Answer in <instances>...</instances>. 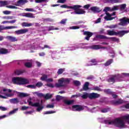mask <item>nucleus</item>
Returning <instances> with one entry per match:
<instances>
[{"label": "nucleus", "instance_id": "f257e3e1", "mask_svg": "<svg viewBox=\"0 0 129 129\" xmlns=\"http://www.w3.org/2000/svg\"><path fill=\"white\" fill-rule=\"evenodd\" d=\"M100 121L108 125H114L118 128H125V121L129 124V114L123 116L121 118H117L114 120L102 118L100 119Z\"/></svg>", "mask_w": 129, "mask_h": 129}, {"label": "nucleus", "instance_id": "f03ea898", "mask_svg": "<svg viewBox=\"0 0 129 129\" xmlns=\"http://www.w3.org/2000/svg\"><path fill=\"white\" fill-rule=\"evenodd\" d=\"M12 83L13 84L23 85L24 84H27L29 83V80L23 78L14 77L12 78Z\"/></svg>", "mask_w": 129, "mask_h": 129}, {"label": "nucleus", "instance_id": "7ed1b4c3", "mask_svg": "<svg viewBox=\"0 0 129 129\" xmlns=\"http://www.w3.org/2000/svg\"><path fill=\"white\" fill-rule=\"evenodd\" d=\"M71 79L61 78L58 80V83L55 84V87H63L67 84H69Z\"/></svg>", "mask_w": 129, "mask_h": 129}, {"label": "nucleus", "instance_id": "20e7f679", "mask_svg": "<svg viewBox=\"0 0 129 129\" xmlns=\"http://www.w3.org/2000/svg\"><path fill=\"white\" fill-rule=\"evenodd\" d=\"M74 7L75 8H70V9H72L75 11V12H73L71 13L72 15H83L86 13V12H85V11H84L83 9H79V8H81V6L75 5L74 6H72V8H74Z\"/></svg>", "mask_w": 129, "mask_h": 129}, {"label": "nucleus", "instance_id": "39448f33", "mask_svg": "<svg viewBox=\"0 0 129 129\" xmlns=\"http://www.w3.org/2000/svg\"><path fill=\"white\" fill-rule=\"evenodd\" d=\"M28 102L29 103V105L37 107L36 108V111H38V112H40V111L42 110L43 108H44V106L42 105V102H43V101H41V103H40L39 102H36L34 103H33V102H31L30 100H28Z\"/></svg>", "mask_w": 129, "mask_h": 129}, {"label": "nucleus", "instance_id": "423d86ee", "mask_svg": "<svg viewBox=\"0 0 129 129\" xmlns=\"http://www.w3.org/2000/svg\"><path fill=\"white\" fill-rule=\"evenodd\" d=\"M126 76H129V74L123 73L121 75L118 74L110 78L108 80V82H112L114 83V82H115V79H118V78H123V77H125Z\"/></svg>", "mask_w": 129, "mask_h": 129}, {"label": "nucleus", "instance_id": "0eeeda50", "mask_svg": "<svg viewBox=\"0 0 129 129\" xmlns=\"http://www.w3.org/2000/svg\"><path fill=\"white\" fill-rule=\"evenodd\" d=\"M86 45H87L86 43H80L77 45L73 46L70 50L71 51H74L76 49H88V46H85Z\"/></svg>", "mask_w": 129, "mask_h": 129}, {"label": "nucleus", "instance_id": "6e6552de", "mask_svg": "<svg viewBox=\"0 0 129 129\" xmlns=\"http://www.w3.org/2000/svg\"><path fill=\"white\" fill-rule=\"evenodd\" d=\"M11 92H12V90L4 89L0 91V94H3V95H5L8 97H11V96H13L12 94H9V93Z\"/></svg>", "mask_w": 129, "mask_h": 129}, {"label": "nucleus", "instance_id": "1a4fd4ad", "mask_svg": "<svg viewBox=\"0 0 129 129\" xmlns=\"http://www.w3.org/2000/svg\"><path fill=\"white\" fill-rule=\"evenodd\" d=\"M119 21L120 22L118 24L119 26H126L127 24H129V19L125 17L120 19Z\"/></svg>", "mask_w": 129, "mask_h": 129}, {"label": "nucleus", "instance_id": "9d476101", "mask_svg": "<svg viewBox=\"0 0 129 129\" xmlns=\"http://www.w3.org/2000/svg\"><path fill=\"white\" fill-rule=\"evenodd\" d=\"M106 16L104 17V20L105 21H112V20H113V19H115V17H111L112 16H115V13H113L112 14H109L107 12L106 13Z\"/></svg>", "mask_w": 129, "mask_h": 129}, {"label": "nucleus", "instance_id": "9b49d317", "mask_svg": "<svg viewBox=\"0 0 129 129\" xmlns=\"http://www.w3.org/2000/svg\"><path fill=\"white\" fill-rule=\"evenodd\" d=\"M83 109H84V107L82 106L76 105L72 106V110L73 111H81Z\"/></svg>", "mask_w": 129, "mask_h": 129}, {"label": "nucleus", "instance_id": "f8f14e48", "mask_svg": "<svg viewBox=\"0 0 129 129\" xmlns=\"http://www.w3.org/2000/svg\"><path fill=\"white\" fill-rule=\"evenodd\" d=\"M29 30L28 29H20L15 31L17 35H23V34H26L28 33Z\"/></svg>", "mask_w": 129, "mask_h": 129}, {"label": "nucleus", "instance_id": "ddd939ff", "mask_svg": "<svg viewBox=\"0 0 129 129\" xmlns=\"http://www.w3.org/2000/svg\"><path fill=\"white\" fill-rule=\"evenodd\" d=\"M100 97V95L96 93H92L89 94V98L90 99H94L95 98H98Z\"/></svg>", "mask_w": 129, "mask_h": 129}, {"label": "nucleus", "instance_id": "4468645a", "mask_svg": "<svg viewBox=\"0 0 129 129\" xmlns=\"http://www.w3.org/2000/svg\"><path fill=\"white\" fill-rule=\"evenodd\" d=\"M128 33H129V31H126V30L119 31L116 32V36H119V37H122L123 36H124L125 34H127Z\"/></svg>", "mask_w": 129, "mask_h": 129}, {"label": "nucleus", "instance_id": "2eb2a0df", "mask_svg": "<svg viewBox=\"0 0 129 129\" xmlns=\"http://www.w3.org/2000/svg\"><path fill=\"white\" fill-rule=\"evenodd\" d=\"M88 48H91V49H93L94 50H98L99 49H106V47H101V45H92Z\"/></svg>", "mask_w": 129, "mask_h": 129}, {"label": "nucleus", "instance_id": "dca6fc26", "mask_svg": "<svg viewBox=\"0 0 129 129\" xmlns=\"http://www.w3.org/2000/svg\"><path fill=\"white\" fill-rule=\"evenodd\" d=\"M6 39H7V40L10 42H18V41L17 37L13 36H8L6 37Z\"/></svg>", "mask_w": 129, "mask_h": 129}, {"label": "nucleus", "instance_id": "f3484780", "mask_svg": "<svg viewBox=\"0 0 129 129\" xmlns=\"http://www.w3.org/2000/svg\"><path fill=\"white\" fill-rule=\"evenodd\" d=\"M84 35H86L87 36L85 38V40L87 41H89V39H90V37L92 36L93 33L88 31H85L84 32Z\"/></svg>", "mask_w": 129, "mask_h": 129}, {"label": "nucleus", "instance_id": "a211bd4d", "mask_svg": "<svg viewBox=\"0 0 129 129\" xmlns=\"http://www.w3.org/2000/svg\"><path fill=\"white\" fill-rule=\"evenodd\" d=\"M90 10L94 13H100V10L97 7H92L90 8Z\"/></svg>", "mask_w": 129, "mask_h": 129}, {"label": "nucleus", "instance_id": "6ab92c4d", "mask_svg": "<svg viewBox=\"0 0 129 129\" xmlns=\"http://www.w3.org/2000/svg\"><path fill=\"white\" fill-rule=\"evenodd\" d=\"M27 3L26 0H19L17 1V4H16V7H21L23 5H25Z\"/></svg>", "mask_w": 129, "mask_h": 129}, {"label": "nucleus", "instance_id": "aec40b11", "mask_svg": "<svg viewBox=\"0 0 129 129\" xmlns=\"http://www.w3.org/2000/svg\"><path fill=\"white\" fill-rule=\"evenodd\" d=\"M29 48H31V49H34V50H36V49H38V48H40L41 49H44L45 48L50 49V47L48 46V45H45L44 46V47H41V46H31V47H29Z\"/></svg>", "mask_w": 129, "mask_h": 129}, {"label": "nucleus", "instance_id": "412c9836", "mask_svg": "<svg viewBox=\"0 0 129 129\" xmlns=\"http://www.w3.org/2000/svg\"><path fill=\"white\" fill-rule=\"evenodd\" d=\"M107 35H109V36H116V32L114 30H108L107 31Z\"/></svg>", "mask_w": 129, "mask_h": 129}, {"label": "nucleus", "instance_id": "4be33fe9", "mask_svg": "<svg viewBox=\"0 0 129 129\" xmlns=\"http://www.w3.org/2000/svg\"><path fill=\"white\" fill-rule=\"evenodd\" d=\"M35 23H29L27 22H23L22 23V27H32Z\"/></svg>", "mask_w": 129, "mask_h": 129}, {"label": "nucleus", "instance_id": "5701e85b", "mask_svg": "<svg viewBox=\"0 0 129 129\" xmlns=\"http://www.w3.org/2000/svg\"><path fill=\"white\" fill-rule=\"evenodd\" d=\"M10 102L11 103H13L14 104H16L17 103H19L20 101L18 98H13L10 100Z\"/></svg>", "mask_w": 129, "mask_h": 129}, {"label": "nucleus", "instance_id": "b1692460", "mask_svg": "<svg viewBox=\"0 0 129 129\" xmlns=\"http://www.w3.org/2000/svg\"><path fill=\"white\" fill-rule=\"evenodd\" d=\"M88 86H89V83L88 82H86L85 84L84 85V86L83 87V89L85 90V91H86L87 90H88L89 88Z\"/></svg>", "mask_w": 129, "mask_h": 129}, {"label": "nucleus", "instance_id": "393cba45", "mask_svg": "<svg viewBox=\"0 0 129 129\" xmlns=\"http://www.w3.org/2000/svg\"><path fill=\"white\" fill-rule=\"evenodd\" d=\"M8 53H9V51L8 50V49L0 48V54H8Z\"/></svg>", "mask_w": 129, "mask_h": 129}, {"label": "nucleus", "instance_id": "a878e982", "mask_svg": "<svg viewBox=\"0 0 129 129\" xmlns=\"http://www.w3.org/2000/svg\"><path fill=\"white\" fill-rule=\"evenodd\" d=\"M123 102V101L121 99H119L118 100L113 101V104H115V105H117L118 104H121V103H122Z\"/></svg>", "mask_w": 129, "mask_h": 129}, {"label": "nucleus", "instance_id": "bb28decb", "mask_svg": "<svg viewBox=\"0 0 129 129\" xmlns=\"http://www.w3.org/2000/svg\"><path fill=\"white\" fill-rule=\"evenodd\" d=\"M0 4L1 5V7H5V6H8V5H10V2L8 1H1Z\"/></svg>", "mask_w": 129, "mask_h": 129}, {"label": "nucleus", "instance_id": "cd10ccee", "mask_svg": "<svg viewBox=\"0 0 129 129\" xmlns=\"http://www.w3.org/2000/svg\"><path fill=\"white\" fill-rule=\"evenodd\" d=\"M18 27L17 26H6V27H4L3 26V30H10L12 29H17Z\"/></svg>", "mask_w": 129, "mask_h": 129}, {"label": "nucleus", "instance_id": "c85d7f7f", "mask_svg": "<svg viewBox=\"0 0 129 129\" xmlns=\"http://www.w3.org/2000/svg\"><path fill=\"white\" fill-rule=\"evenodd\" d=\"M79 96H81L82 98H83L84 99H86L88 97L89 98V94L87 93H84L83 95H81L80 94Z\"/></svg>", "mask_w": 129, "mask_h": 129}, {"label": "nucleus", "instance_id": "c756f323", "mask_svg": "<svg viewBox=\"0 0 129 129\" xmlns=\"http://www.w3.org/2000/svg\"><path fill=\"white\" fill-rule=\"evenodd\" d=\"M26 18H30L31 19H34L35 18V15L31 13H26Z\"/></svg>", "mask_w": 129, "mask_h": 129}, {"label": "nucleus", "instance_id": "7c9ffc66", "mask_svg": "<svg viewBox=\"0 0 129 129\" xmlns=\"http://www.w3.org/2000/svg\"><path fill=\"white\" fill-rule=\"evenodd\" d=\"M125 8H126V4H125L119 5V10L120 11H123Z\"/></svg>", "mask_w": 129, "mask_h": 129}, {"label": "nucleus", "instance_id": "2f4dec72", "mask_svg": "<svg viewBox=\"0 0 129 129\" xmlns=\"http://www.w3.org/2000/svg\"><path fill=\"white\" fill-rule=\"evenodd\" d=\"M108 3H111V4H118L120 3V0H106Z\"/></svg>", "mask_w": 129, "mask_h": 129}, {"label": "nucleus", "instance_id": "473e14b6", "mask_svg": "<svg viewBox=\"0 0 129 129\" xmlns=\"http://www.w3.org/2000/svg\"><path fill=\"white\" fill-rule=\"evenodd\" d=\"M96 38H98V39H104V40H106L107 39H108V37L102 35H97L96 36Z\"/></svg>", "mask_w": 129, "mask_h": 129}, {"label": "nucleus", "instance_id": "72a5a7b5", "mask_svg": "<svg viewBox=\"0 0 129 129\" xmlns=\"http://www.w3.org/2000/svg\"><path fill=\"white\" fill-rule=\"evenodd\" d=\"M108 39H110L111 41H113V42H117V43H119V39L115 37H110V38H108Z\"/></svg>", "mask_w": 129, "mask_h": 129}, {"label": "nucleus", "instance_id": "f704fd0d", "mask_svg": "<svg viewBox=\"0 0 129 129\" xmlns=\"http://www.w3.org/2000/svg\"><path fill=\"white\" fill-rule=\"evenodd\" d=\"M48 78V76L46 75L43 74L42 77L40 78V80L42 81H47V79Z\"/></svg>", "mask_w": 129, "mask_h": 129}, {"label": "nucleus", "instance_id": "c9c22d12", "mask_svg": "<svg viewBox=\"0 0 129 129\" xmlns=\"http://www.w3.org/2000/svg\"><path fill=\"white\" fill-rule=\"evenodd\" d=\"M60 8H62V9H75V7H72V6H68L66 5H61Z\"/></svg>", "mask_w": 129, "mask_h": 129}, {"label": "nucleus", "instance_id": "e433bc0d", "mask_svg": "<svg viewBox=\"0 0 129 129\" xmlns=\"http://www.w3.org/2000/svg\"><path fill=\"white\" fill-rule=\"evenodd\" d=\"M19 96L20 97H27L28 96H30V94L25 93H19Z\"/></svg>", "mask_w": 129, "mask_h": 129}, {"label": "nucleus", "instance_id": "4c0bfd02", "mask_svg": "<svg viewBox=\"0 0 129 129\" xmlns=\"http://www.w3.org/2000/svg\"><path fill=\"white\" fill-rule=\"evenodd\" d=\"M113 62V59H110L104 64L105 66H109Z\"/></svg>", "mask_w": 129, "mask_h": 129}, {"label": "nucleus", "instance_id": "58836bf2", "mask_svg": "<svg viewBox=\"0 0 129 129\" xmlns=\"http://www.w3.org/2000/svg\"><path fill=\"white\" fill-rule=\"evenodd\" d=\"M112 12H113L114 11H118L119 10V6H114L113 7L111 8Z\"/></svg>", "mask_w": 129, "mask_h": 129}, {"label": "nucleus", "instance_id": "ea45409f", "mask_svg": "<svg viewBox=\"0 0 129 129\" xmlns=\"http://www.w3.org/2000/svg\"><path fill=\"white\" fill-rule=\"evenodd\" d=\"M64 103L66 104H68V105H70V104H72V103H73V102H74V100H64Z\"/></svg>", "mask_w": 129, "mask_h": 129}, {"label": "nucleus", "instance_id": "a19ab883", "mask_svg": "<svg viewBox=\"0 0 129 129\" xmlns=\"http://www.w3.org/2000/svg\"><path fill=\"white\" fill-rule=\"evenodd\" d=\"M19 110L18 108L14 109L13 110L10 111L9 113V115H12V114H15Z\"/></svg>", "mask_w": 129, "mask_h": 129}, {"label": "nucleus", "instance_id": "79ce46f5", "mask_svg": "<svg viewBox=\"0 0 129 129\" xmlns=\"http://www.w3.org/2000/svg\"><path fill=\"white\" fill-rule=\"evenodd\" d=\"M43 97L45 99H49V98H51L52 97V95L50 94H46V95H43Z\"/></svg>", "mask_w": 129, "mask_h": 129}, {"label": "nucleus", "instance_id": "37998d69", "mask_svg": "<svg viewBox=\"0 0 129 129\" xmlns=\"http://www.w3.org/2000/svg\"><path fill=\"white\" fill-rule=\"evenodd\" d=\"M54 30H59V28H55L54 26H50V27H49L47 29L48 32H50V31H53Z\"/></svg>", "mask_w": 129, "mask_h": 129}, {"label": "nucleus", "instance_id": "c03bdc74", "mask_svg": "<svg viewBox=\"0 0 129 129\" xmlns=\"http://www.w3.org/2000/svg\"><path fill=\"white\" fill-rule=\"evenodd\" d=\"M52 113H56L55 111H47L43 113V114H52Z\"/></svg>", "mask_w": 129, "mask_h": 129}, {"label": "nucleus", "instance_id": "a18cd8bd", "mask_svg": "<svg viewBox=\"0 0 129 129\" xmlns=\"http://www.w3.org/2000/svg\"><path fill=\"white\" fill-rule=\"evenodd\" d=\"M97 109H98V107H94L92 109H89V111H90V112H96Z\"/></svg>", "mask_w": 129, "mask_h": 129}, {"label": "nucleus", "instance_id": "49530a36", "mask_svg": "<svg viewBox=\"0 0 129 129\" xmlns=\"http://www.w3.org/2000/svg\"><path fill=\"white\" fill-rule=\"evenodd\" d=\"M81 26H72L69 27L70 30H77L78 29H80Z\"/></svg>", "mask_w": 129, "mask_h": 129}, {"label": "nucleus", "instance_id": "de8ad7c7", "mask_svg": "<svg viewBox=\"0 0 129 129\" xmlns=\"http://www.w3.org/2000/svg\"><path fill=\"white\" fill-rule=\"evenodd\" d=\"M109 11L112 12L111 8L110 7H105V9L103 10V12H105V13H107V12Z\"/></svg>", "mask_w": 129, "mask_h": 129}, {"label": "nucleus", "instance_id": "09e8293b", "mask_svg": "<svg viewBox=\"0 0 129 129\" xmlns=\"http://www.w3.org/2000/svg\"><path fill=\"white\" fill-rule=\"evenodd\" d=\"M64 71H65V69H59L57 71V74H62Z\"/></svg>", "mask_w": 129, "mask_h": 129}, {"label": "nucleus", "instance_id": "8fccbe9b", "mask_svg": "<svg viewBox=\"0 0 129 129\" xmlns=\"http://www.w3.org/2000/svg\"><path fill=\"white\" fill-rule=\"evenodd\" d=\"M61 99H63V97L60 96V95H57L56 96V101H60Z\"/></svg>", "mask_w": 129, "mask_h": 129}, {"label": "nucleus", "instance_id": "3c124183", "mask_svg": "<svg viewBox=\"0 0 129 129\" xmlns=\"http://www.w3.org/2000/svg\"><path fill=\"white\" fill-rule=\"evenodd\" d=\"M117 27V25H112L110 26H107V28H109V29H115V28H116Z\"/></svg>", "mask_w": 129, "mask_h": 129}, {"label": "nucleus", "instance_id": "603ef678", "mask_svg": "<svg viewBox=\"0 0 129 129\" xmlns=\"http://www.w3.org/2000/svg\"><path fill=\"white\" fill-rule=\"evenodd\" d=\"M25 65L26 67H27L28 68H30V67H32V63L31 62H26Z\"/></svg>", "mask_w": 129, "mask_h": 129}, {"label": "nucleus", "instance_id": "864d4df0", "mask_svg": "<svg viewBox=\"0 0 129 129\" xmlns=\"http://www.w3.org/2000/svg\"><path fill=\"white\" fill-rule=\"evenodd\" d=\"M66 22H67V19H63L59 22V23L61 24V25H65Z\"/></svg>", "mask_w": 129, "mask_h": 129}, {"label": "nucleus", "instance_id": "5fc2aeb1", "mask_svg": "<svg viewBox=\"0 0 129 129\" xmlns=\"http://www.w3.org/2000/svg\"><path fill=\"white\" fill-rule=\"evenodd\" d=\"M3 19H4L5 20H13V17H12V16H5V17H3Z\"/></svg>", "mask_w": 129, "mask_h": 129}, {"label": "nucleus", "instance_id": "6e6d98bb", "mask_svg": "<svg viewBox=\"0 0 129 129\" xmlns=\"http://www.w3.org/2000/svg\"><path fill=\"white\" fill-rule=\"evenodd\" d=\"M35 86H37V87H41L43 86V83L41 82H38L35 85Z\"/></svg>", "mask_w": 129, "mask_h": 129}, {"label": "nucleus", "instance_id": "4d7b16f0", "mask_svg": "<svg viewBox=\"0 0 129 129\" xmlns=\"http://www.w3.org/2000/svg\"><path fill=\"white\" fill-rule=\"evenodd\" d=\"M109 111L108 108H104L101 110V112L105 113V112H108Z\"/></svg>", "mask_w": 129, "mask_h": 129}, {"label": "nucleus", "instance_id": "13d9d810", "mask_svg": "<svg viewBox=\"0 0 129 129\" xmlns=\"http://www.w3.org/2000/svg\"><path fill=\"white\" fill-rule=\"evenodd\" d=\"M23 71H19L17 70L15 72L16 75H21V74H22Z\"/></svg>", "mask_w": 129, "mask_h": 129}, {"label": "nucleus", "instance_id": "bf43d9fd", "mask_svg": "<svg viewBox=\"0 0 129 129\" xmlns=\"http://www.w3.org/2000/svg\"><path fill=\"white\" fill-rule=\"evenodd\" d=\"M25 11H26V12H35V10L32 8H26Z\"/></svg>", "mask_w": 129, "mask_h": 129}, {"label": "nucleus", "instance_id": "052dcab7", "mask_svg": "<svg viewBox=\"0 0 129 129\" xmlns=\"http://www.w3.org/2000/svg\"><path fill=\"white\" fill-rule=\"evenodd\" d=\"M6 7L8 9H18V7L12 5L7 6Z\"/></svg>", "mask_w": 129, "mask_h": 129}, {"label": "nucleus", "instance_id": "680f3d73", "mask_svg": "<svg viewBox=\"0 0 129 129\" xmlns=\"http://www.w3.org/2000/svg\"><path fill=\"white\" fill-rule=\"evenodd\" d=\"M122 108H125L126 109H129V103L124 105L122 106Z\"/></svg>", "mask_w": 129, "mask_h": 129}, {"label": "nucleus", "instance_id": "e2e57ef3", "mask_svg": "<svg viewBox=\"0 0 129 129\" xmlns=\"http://www.w3.org/2000/svg\"><path fill=\"white\" fill-rule=\"evenodd\" d=\"M0 110H2V111H6V110H8V108L3 106H0Z\"/></svg>", "mask_w": 129, "mask_h": 129}, {"label": "nucleus", "instance_id": "0e129e2a", "mask_svg": "<svg viewBox=\"0 0 129 129\" xmlns=\"http://www.w3.org/2000/svg\"><path fill=\"white\" fill-rule=\"evenodd\" d=\"M47 108H54V104H48L46 106Z\"/></svg>", "mask_w": 129, "mask_h": 129}, {"label": "nucleus", "instance_id": "69168bd1", "mask_svg": "<svg viewBox=\"0 0 129 129\" xmlns=\"http://www.w3.org/2000/svg\"><path fill=\"white\" fill-rule=\"evenodd\" d=\"M27 87L28 88H32V89H34V88H36V85H28L27 86Z\"/></svg>", "mask_w": 129, "mask_h": 129}, {"label": "nucleus", "instance_id": "338daca9", "mask_svg": "<svg viewBox=\"0 0 129 129\" xmlns=\"http://www.w3.org/2000/svg\"><path fill=\"white\" fill-rule=\"evenodd\" d=\"M74 83L75 84V85H80L81 83L79 82V81H74Z\"/></svg>", "mask_w": 129, "mask_h": 129}, {"label": "nucleus", "instance_id": "774afa93", "mask_svg": "<svg viewBox=\"0 0 129 129\" xmlns=\"http://www.w3.org/2000/svg\"><path fill=\"white\" fill-rule=\"evenodd\" d=\"M11 12L9 11H3V14H4V15H10Z\"/></svg>", "mask_w": 129, "mask_h": 129}]
</instances>
